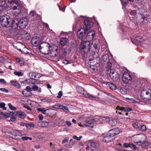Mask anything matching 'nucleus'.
Returning <instances> with one entry per match:
<instances>
[{"label":"nucleus","mask_w":151,"mask_h":151,"mask_svg":"<svg viewBox=\"0 0 151 151\" xmlns=\"http://www.w3.org/2000/svg\"><path fill=\"white\" fill-rule=\"evenodd\" d=\"M91 20L84 19V28H81L78 30L77 33V37L80 40H82L86 35L87 32L93 25V23Z\"/></svg>","instance_id":"1"},{"label":"nucleus","mask_w":151,"mask_h":151,"mask_svg":"<svg viewBox=\"0 0 151 151\" xmlns=\"http://www.w3.org/2000/svg\"><path fill=\"white\" fill-rule=\"evenodd\" d=\"M132 108L117 106L116 108V113L118 114V115L121 118L123 119L128 115V112L132 111Z\"/></svg>","instance_id":"2"},{"label":"nucleus","mask_w":151,"mask_h":151,"mask_svg":"<svg viewBox=\"0 0 151 151\" xmlns=\"http://www.w3.org/2000/svg\"><path fill=\"white\" fill-rule=\"evenodd\" d=\"M39 49L40 52L44 55L50 54L54 50L50 43L45 42L40 44Z\"/></svg>","instance_id":"3"},{"label":"nucleus","mask_w":151,"mask_h":151,"mask_svg":"<svg viewBox=\"0 0 151 151\" xmlns=\"http://www.w3.org/2000/svg\"><path fill=\"white\" fill-rule=\"evenodd\" d=\"M15 22L14 23V33L17 31L18 30V27H19V32H20L19 29H24L26 26L27 23V21L28 19H26V21H24V19H15Z\"/></svg>","instance_id":"4"},{"label":"nucleus","mask_w":151,"mask_h":151,"mask_svg":"<svg viewBox=\"0 0 151 151\" xmlns=\"http://www.w3.org/2000/svg\"><path fill=\"white\" fill-rule=\"evenodd\" d=\"M141 97L145 101H148L151 99V90L147 88H142L141 89Z\"/></svg>","instance_id":"5"},{"label":"nucleus","mask_w":151,"mask_h":151,"mask_svg":"<svg viewBox=\"0 0 151 151\" xmlns=\"http://www.w3.org/2000/svg\"><path fill=\"white\" fill-rule=\"evenodd\" d=\"M90 44L91 42L89 41H82L80 45V48L82 55H84L86 52L90 50Z\"/></svg>","instance_id":"6"},{"label":"nucleus","mask_w":151,"mask_h":151,"mask_svg":"<svg viewBox=\"0 0 151 151\" xmlns=\"http://www.w3.org/2000/svg\"><path fill=\"white\" fill-rule=\"evenodd\" d=\"M12 22H10L11 19H0V22L2 26L6 27H8L11 26L12 28L10 29L11 32L14 33V23L15 22L14 19H12Z\"/></svg>","instance_id":"7"},{"label":"nucleus","mask_w":151,"mask_h":151,"mask_svg":"<svg viewBox=\"0 0 151 151\" xmlns=\"http://www.w3.org/2000/svg\"><path fill=\"white\" fill-rule=\"evenodd\" d=\"M110 77L114 82H118L120 81L119 74L113 69L110 70Z\"/></svg>","instance_id":"8"},{"label":"nucleus","mask_w":151,"mask_h":151,"mask_svg":"<svg viewBox=\"0 0 151 151\" xmlns=\"http://www.w3.org/2000/svg\"><path fill=\"white\" fill-rule=\"evenodd\" d=\"M98 144L96 143L93 142L91 141L90 140L88 141L86 149L89 150L90 149L91 151L95 150L97 149L98 147Z\"/></svg>","instance_id":"9"},{"label":"nucleus","mask_w":151,"mask_h":151,"mask_svg":"<svg viewBox=\"0 0 151 151\" xmlns=\"http://www.w3.org/2000/svg\"><path fill=\"white\" fill-rule=\"evenodd\" d=\"M132 79V76L130 74L128 73L124 72L122 78V81L124 83H129L131 82Z\"/></svg>","instance_id":"10"},{"label":"nucleus","mask_w":151,"mask_h":151,"mask_svg":"<svg viewBox=\"0 0 151 151\" xmlns=\"http://www.w3.org/2000/svg\"><path fill=\"white\" fill-rule=\"evenodd\" d=\"M102 137H103V140L104 142H109L113 140L111 138L113 137L109 131L108 133H105L102 135Z\"/></svg>","instance_id":"11"},{"label":"nucleus","mask_w":151,"mask_h":151,"mask_svg":"<svg viewBox=\"0 0 151 151\" xmlns=\"http://www.w3.org/2000/svg\"><path fill=\"white\" fill-rule=\"evenodd\" d=\"M145 136L144 135H141L139 137L141 139L138 142H137V145H142L143 146H148L150 144V142H147L144 139L145 138Z\"/></svg>","instance_id":"12"},{"label":"nucleus","mask_w":151,"mask_h":151,"mask_svg":"<svg viewBox=\"0 0 151 151\" xmlns=\"http://www.w3.org/2000/svg\"><path fill=\"white\" fill-rule=\"evenodd\" d=\"M102 59L104 62L111 60L113 58L112 55L108 51L105 52L102 57Z\"/></svg>","instance_id":"13"},{"label":"nucleus","mask_w":151,"mask_h":151,"mask_svg":"<svg viewBox=\"0 0 151 151\" xmlns=\"http://www.w3.org/2000/svg\"><path fill=\"white\" fill-rule=\"evenodd\" d=\"M13 45L15 48L20 51H22L21 48H23L24 50L27 49V48L23 44L19 42L15 43Z\"/></svg>","instance_id":"14"},{"label":"nucleus","mask_w":151,"mask_h":151,"mask_svg":"<svg viewBox=\"0 0 151 151\" xmlns=\"http://www.w3.org/2000/svg\"><path fill=\"white\" fill-rule=\"evenodd\" d=\"M40 38L37 36L34 37L31 40V43L34 46H36L40 43Z\"/></svg>","instance_id":"15"},{"label":"nucleus","mask_w":151,"mask_h":151,"mask_svg":"<svg viewBox=\"0 0 151 151\" xmlns=\"http://www.w3.org/2000/svg\"><path fill=\"white\" fill-rule=\"evenodd\" d=\"M143 39L141 36H137L135 37L134 38L131 39V40L133 43L136 44L137 43H141L143 40Z\"/></svg>","instance_id":"16"},{"label":"nucleus","mask_w":151,"mask_h":151,"mask_svg":"<svg viewBox=\"0 0 151 151\" xmlns=\"http://www.w3.org/2000/svg\"><path fill=\"white\" fill-rule=\"evenodd\" d=\"M86 34V38L88 39L92 40L95 35V32L93 30H91L88 32Z\"/></svg>","instance_id":"17"},{"label":"nucleus","mask_w":151,"mask_h":151,"mask_svg":"<svg viewBox=\"0 0 151 151\" xmlns=\"http://www.w3.org/2000/svg\"><path fill=\"white\" fill-rule=\"evenodd\" d=\"M94 120L92 119H88L86 120L85 125L86 126L93 128L94 127L93 122Z\"/></svg>","instance_id":"18"},{"label":"nucleus","mask_w":151,"mask_h":151,"mask_svg":"<svg viewBox=\"0 0 151 151\" xmlns=\"http://www.w3.org/2000/svg\"><path fill=\"white\" fill-rule=\"evenodd\" d=\"M28 75H29V77L32 80V81H33L34 83L35 84V83H34V81H35L36 79H35V78H39L38 76L39 75L38 74H37L35 72H30L29 73Z\"/></svg>","instance_id":"19"},{"label":"nucleus","mask_w":151,"mask_h":151,"mask_svg":"<svg viewBox=\"0 0 151 151\" xmlns=\"http://www.w3.org/2000/svg\"><path fill=\"white\" fill-rule=\"evenodd\" d=\"M89 70H91V71H94L97 68V66H98L99 65V63H91V64L89 65Z\"/></svg>","instance_id":"20"},{"label":"nucleus","mask_w":151,"mask_h":151,"mask_svg":"<svg viewBox=\"0 0 151 151\" xmlns=\"http://www.w3.org/2000/svg\"><path fill=\"white\" fill-rule=\"evenodd\" d=\"M107 121H109V123L112 126H114L117 124V120L116 119L113 118H107Z\"/></svg>","instance_id":"21"},{"label":"nucleus","mask_w":151,"mask_h":151,"mask_svg":"<svg viewBox=\"0 0 151 151\" xmlns=\"http://www.w3.org/2000/svg\"><path fill=\"white\" fill-rule=\"evenodd\" d=\"M16 115L21 119H24L25 117L26 114L24 113L21 111H16L15 112Z\"/></svg>","instance_id":"22"},{"label":"nucleus","mask_w":151,"mask_h":151,"mask_svg":"<svg viewBox=\"0 0 151 151\" xmlns=\"http://www.w3.org/2000/svg\"><path fill=\"white\" fill-rule=\"evenodd\" d=\"M22 38L26 40H29L31 38L29 34L26 31H24V33L22 34Z\"/></svg>","instance_id":"23"},{"label":"nucleus","mask_w":151,"mask_h":151,"mask_svg":"<svg viewBox=\"0 0 151 151\" xmlns=\"http://www.w3.org/2000/svg\"><path fill=\"white\" fill-rule=\"evenodd\" d=\"M68 41V39L65 37H61L60 38V43L62 46H64L66 45Z\"/></svg>","instance_id":"24"},{"label":"nucleus","mask_w":151,"mask_h":151,"mask_svg":"<svg viewBox=\"0 0 151 151\" xmlns=\"http://www.w3.org/2000/svg\"><path fill=\"white\" fill-rule=\"evenodd\" d=\"M109 131L113 137L118 134L120 132L119 130L117 129H111Z\"/></svg>","instance_id":"25"},{"label":"nucleus","mask_w":151,"mask_h":151,"mask_svg":"<svg viewBox=\"0 0 151 151\" xmlns=\"http://www.w3.org/2000/svg\"><path fill=\"white\" fill-rule=\"evenodd\" d=\"M82 94H83L86 97L88 98L94 100L96 99V97L95 96L89 94L87 92L84 91Z\"/></svg>","instance_id":"26"},{"label":"nucleus","mask_w":151,"mask_h":151,"mask_svg":"<svg viewBox=\"0 0 151 151\" xmlns=\"http://www.w3.org/2000/svg\"><path fill=\"white\" fill-rule=\"evenodd\" d=\"M11 84L13 86L16 87L17 88H21L20 84L16 81L11 80L10 82Z\"/></svg>","instance_id":"27"},{"label":"nucleus","mask_w":151,"mask_h":151,"mask_svg":"<svg viewBox=\"0 0 151 151\" xmlns=\"http://www.w3.org/2000/svg\"><path fill=\"white\" fill-rule=\"evenodd\" d=\"M14 113L13 112H10L9 113H6L5 114L3 113L1 111L0 112V114L2 115V116L4 117H6V118H8V117H9L11 116H12L14 115Z\"/></svg>","instance_id":"28"},{"label":"nucleus","mask_w":151,"mask_h":151,"mask_svg":"<svg viewBox=\"0 0 151 151\" xmlns=\"http://www.w3.org/2000/svg\"><path fill=\"white\" fill-rule=\"evenodd\" d=\"M75 141L73 139L70 140L69 144H66V147L68 148H70L72 147L75 143Z\"/></svg>","instance_id":"29"},{"label":"nucleus","mask_w":151,"mask_h":151,"mask_svg":"<svg viewBox=\"0 0 151 151\" xmlns=\"http://www.w3.org/2000/svg\"><path fill=\"white\" fill-rule=\"evenodd\" d=\"M106 84L108 86L110 89L112 90H115L117 89V87L116 85L112 83L109 82L107 83Z\"/></svg>","instance_id":"30"},{"label":"nucleus","mask_w":151,"mask_h":151,"mask_svg":"<svg viewBox=\"0 0 151 151\" xmlns=\"http://www.w3.org/2000/svg\"><path fill=\"white\" fill-rule=\"evenodd\" d=\"M130 15L132 16V17H130V18H133L134 19L136 18V12L135 10H132L130 12Z\"/></svg>","instance_id":"31"},{"label":"nucleus","mask_w":151,"mask_h":151,"mask_svg":"<svg viewBox=\"0 0 151 151\" xmlns=\"http://www.w3.org/2000/svg\"><path fill=\"white\" fill-rule=\"evenodd\" d=\"M48 110V109H45L44 108H39L37 109V110L38 111L41 112L42 114H46V111Z\"/></svg>","instance_id":"32"},{"label":"nucleus","mask_w":151,"mask_h":151,"mask_svg":"<svg viewBox=\"0 0 151 151\" xmlns=\"http://www.w3.org/2000/svg\"><path fill=\"white\" fill-rule=\"evenodd\" d=\"M16 62H17L21 66L23 65L24 63V61L22 60H21V59L19 58H17L16 59Z\"/></svg>","instance_id":"33"},{"label":"nucleus","mask_w":151,"mask_h":151,"mask_svg":"<svg viewBox=\"0 0 151 151\" xmlns=\"http://www.w3.org/2000/svg\"><path fill=\"white\" fill-rule=\"evenodd\" d=\"M60 109H62L65 112H67L69 111L68 107L66 106L62 105H60Z\"/></svg>","instance_id":"34"},{"label":"nucleus","mask_w":151,"mask_h":151,"mask_svg":"<svg viewBox=\"0 0 151 151\" xmlns=\"http://www.w3.org/2000/svg\"><path fill=\"white\" fill-rule=\"evenodd\" d=\"M76 89L79 93L82 94L84 91L83 89L81 86L77 87Z\"/></svg>","instance_id":"35"},{"label":"nucleus","mask_w":151,"mask_h":151,"mask_svg":"<svg viewBox=\"0 0 151 151\" xmlns=\"http://www.w3.org/2000/svg\"><path fill=\"white\" fill-rule=\"evenodd\" d=\"M14 73L15 75L19 77L22 76L24 74L21 71H15L14 72Z\"/></svg>","instance_id":"36"},{"label":"nucleus","mask_w":151,"mask_h":151,"mask_svg":"<svg viewBox=\"0 0 151 151\" xmlns=\"http://www.w3.org/2000/svg\"><path fill=\"white\" fill-rule=\"evenodd\" d=\"M19 133V130L14 129L13 130L12 132H10L11 134L14 135L15 137L17 136Z\"/></svg>","instance_id":"37"},{"label":"nucleus","mask_w":151,"mask_h":151,"mask_svg":"<svg viewBox=\"0 0 151 151\" xmlns=\"http://www.w3.org/2000/svg\"><path fill=\"white\" fill-rule=\"evenodd\" d=\"M120 91L123 95H125L127 93V91L126 88H122L120 89Z\"/></svg>","instance_id":"38"},{"label":"nucleus","mask_w":151,"mask_h":151,"mask_svg":"<svg viewBox=\"0 0 151 151\" xmlns=\"http://www.w3.org/2000/svg\"><path fill=\"white\" fill-rule=\"evenodd\" d=\"M42 101L43 102H46L47 103H50L52 101V100L47 97L45 98L44 99H42Z\"/></svg>","instance_id":"39"},{"label":"nucleus","mask_w":151,"mask_h":151,"mask_svg":"<svg viewBox=\"0 0 151 151\" xmlns=\"http://www.w3.org/2000/svg\"><path fill=\"white\" fill-rule=\"evenodd\" d=\"M113 59L111 60H109V61H107L108 62L107 63V67L110 70H111V68L112 66V62Z\"/></svg>","instance_id":"40"},{"label":"nucleus","mask_w":151,"mask_h":151,"mask_svg":"<svg viewBox=\"0 0 151 151\" xmlns=\"http://www.w3.org/2000/svg\"><path fill=\"white\" fill-rule=\"evenodd\" d=\"M126 100L128 102L134 103V97L133 98H126Z\"/></svg>","instance_id":"41"},{"label":"nucleus","mask_w":151,"mask_h":151,"mask_svg":"<svg viewBox=\"0 0 151 151\" xmlns=\"http://www.w3.org/2000/svg\"><path fill=\"white\" fill-rule=\"evenodd\" d=\"M5 104L3 102H1L0 103V108H2L3 109L5 110L6 108L5 107Z\"/></svg>","instance_id":"42"},{"label":"nucleus","mask_w":151,"mask_h":151,"mask_svg":"<svg viewBox=\"0 0 151 151\" xmlns=\"http://www.w3.org/2000/svg\"><path fill=\"white\" fill-rule=\"evenodd\" d=\"M140 130L142 132H145L147 130V128L146 125H142L140 127Z\"/></svg>","instance_id":"43"},{"label":"nucleus","mask_w":151,"mask_h":151,"mask_svg":"<svg viewBox=\"0 0 151 151\" xmlns=\"http://www.w3.org/2000/svg\"><path fill=\"white\" fill-rule=\"evenodd\" d=\"M129 147L132 150H136L137 147L134 144L132 143H130Z\"/></svg>","instance_id":"44"},{"label":"nucleus","mask_w":151,"mask_h":151,"mask_svg":"<svg viewBox=\"0 0 151 151\" xmlns=\"http://www.w3.org/2000/svg\"><path fill=\"white\" fill-rule=\"evenodd\" d=\"M73 138L78 141H80L82 138V136H80L79 137H78L76 135H74L73 136Z\"/></svg>","instance_id":"45"},{"label":"nucleus","mask_w":151,"mask_h":151,"mask_svg":"<svg viewBox=\"0 0 151 151\" xmlns=\"http://www.w3.org/2000/svg\"><path fill=\"white\" fill-rule=\"evenodd\" d=\"M12 116V117L10 118V120L12 122H14L16 120V118L15 116H17L16 115L15 113H14V115Z\"/></svg>","instance_id":"46"},{"label":"nucleus","mask_w":151,"mask_h":151,"mask_svg":"<svg viewBox=\"0 0 151 151\" xmlns=\"http://www.w3.org/2000/svg\"><path fill=\"white\" fill-rule=\"evenodd\" d=\"M10 109L12 110H15L16 108L15 107L13 106L11 103H9L8 104Z\"/></svg>","instance_id":"47"},{"label":"nucleus","mask_w":151,"mask_h":151,"mask_svg":"<svg viewBox=\"0 0 151 151\" xmlns=\"http://www.w3.org/2000/svg\"><path fill=\"white\" fill-rule=\"evenodd\" d=\"M22 139L23 140H27L28 139H29L30 140H31L32 139V138L31 137H29L27 136H24L22 137Z\"/></svg>","instance_id":"48"},{"label":"nucleus","mask_w":151,"mask_h":151,"mask_svg":"<svg viewBox=\"0 0 151 151\" xmlns=\"http://www.w3.org/2000/svg\"><path fill=\"white\" fill-rule=\"evenodd\" d=\"M136 86V84L135 82H133L132 83L131 85L130 86V87L129 88V89L130 88H135Z\"/></svg>","instance_id":"49"},{"label":"nucleus","mask_w":151,"mask_h":151,"mask_svg":"<svg viewBox=\"0 0 151 151\" xmlns=\"http://www.w3.org/2000/svg\"><path fill=\"white\" fill-rule=\"evenodd\" d=\"M28 92L26 91H22V94L25 96L28 97L30 96V95L29 94V93L28 94Z\"/></svg>","instance_id":"50"},{"label":"nucleus","mask_w":151,"mask_h":151,"mask_svg":"<svg viewBox=\"0 0 151 151\" xmlns=\"http://www.w3.org/2000/svg\"><path fill=\"white\" fill-rule=\"evenodd\" d=\"M1 19H8L9 18V17L6 14H4V15L1 16Z\"/></svg>","instance_id":"51"},{"label":"nucleus","mask_w":151,"mask_h":151,"mask_svg":"<svg viewBox=\"0 0 151 151\" xmlns=\"http://www.w3.org/2000/svg\"><path fill=\"white\" fill-rule=\"evenodd\" d=\"M41 124L43 127H47L48 125V123L46 121L42 122Z\"/></svg>","instance_id":"52"},{"label":"nucleus","mask_w":151,"mask_h":151,"mask_svg":"<svg viewBox=\"0 0 151 151\" xmlns=\"http://www.w3.org/2000/svg\"><path fill=\"white\" fill-rule=\"evenodd\" d=\"M32 89L34 91L37 90L39 88L36 85H34L32 86Z\"/></svg>","instance_id":"53"},{"label":"nucleus","mask_w":151,"mask_h":151,"mask_svg":"<svg viewBox=\"0 0 151 151\" xmlns=\"http://www.w3.org/2000/svg\"><path fill=\"white\" fill-rule=\"evenodd\" d=\"M60 105L58 104H57L52 106V107L56 109H60Z\"/></svg>","instance_id":"54"},{"label":"nucleus","mask_w":151,"mask_h":151,"mask_svg":"<svg viewBox=\"0 0 151 151\" xmlns=\"http://www.w3.org/2000/svg\"><path fill=\"white\" fill-rule=\"evenodd\" d=\"M6 58L4 57V56H0V61L1 63H3L4 60H6Z\"/></svg>","instance_id":"55"},{"label":"nucleus","mask_w":151,"mask_h":151,"mask_svg":"<svg viewBox=\"0 0 151 151\" xmlns=\"http://www.w3.org/2000/svg\"><path fill=\"white\" fill-rule=\"evenodd\" d=\"M0 90L2 92L7 93L8 92V90L4 88H1Z\"/></svg>","instance_id":"56"},{"label":"nucleus","mask_w":151,"mask_h":151,"mask_svg":"<svg viewBox=\"0 0 151 151\" xmlns=\"http://www.w3.org/2000/svg\"><path fill=\"white\" fill-rule=\"evenodd\" d=\"M93 47L94 48L95 50H96V52H97V51H98L99 50V46H98L97 44L96 43H94V44Z\"/></svg>","instance_id":"57"},{"label":"nucleus","mask_w":151,"mask_h":151,"mask_svg":"<svg viewBox=\"0 0 151 151\" xmlns=\"http://www.w3.org/2000/svg\"><path fill=\"white\" fill-rule=\"evenodd\" d=\"M63 95V92L62 91H59L58 93V96H57V98H60Z\"/></svg>","instance_id":"58"},{"label":"nucleus","mask_w":151,"mask_h":151,"mask_svg":"<svg viewBox=\"0 0 151 151\" xmlns=\"http://www.w3.org/2000/svg\"><path fill=\"white\" fill-rule=\"evenodd\" d=\"M26 90L27 92H30L32 91V88L29 86H27L26 88Z\"/></svg>","instance_id":"59"},{"label":"nucleus","mask_w":151,"mask_h":151,"mask_svg":"<svg viewBox=\"0 0 151 151\" xmlns=\"http://www.w3.org/2000/svg\"><path fill=\"white\" fill-rule=\"evenodd\" d=\"M29 15L32 16H34L36 15V13L35 11H32L30 12Z\"/></svg>","instance_id":"60"},{"label":"nucleus","mask_w":151,"mask_h":151,"mask_svg":"<svg viewBox=\"0 0 151 151\" xmlns=\"http://www.w3.org/2000/svg\"><path fill=\"white\" fill-rule=\"evenodd\" d=\"M23 107L27 109L29 111H31L32 110V109L27 105H24L23 106Z\"/></svg>","instance_id":"61"},{"label":"nucleus","mask_w":151,"mask_h":151,"mask_svg":"<svg viewBox=\"0 0 151 151\" xmlns=\"http://www.w3.org/2000/svg\"><path fill=\"white\" fill-rule=\"evenodd\" d=\"M123 146L124 147H129L130 146V143H125L123 144Z\"/></svg>","instance_id":"62"},{"label":"nucleus","mask_w":151,"mask_h":151,"mask_svg":"<svg viewBox=\"0 0 151 151\" xmlns=\"http://www.w3.org/2000/svg\"><path fill=\"white\" fill-rule=\"evenodd\" d=\"M59 8L60 10L62 11L63 12H64L65 10V7H61L60 5L59 6Z\"/></svg>","instance_id":"63"},{"label":"nucleus","mask_w":151,"mask_h":151,"mask_svg":"<svg viewBox=\"0 0 151 151\" xmlns=\"http://www.w3.org/2000/svg\"><path fill=\"white\" fill-rule=\"evenodd\" d=\"M140 102V100L134 97V103H139Z\"/></svg>","instance_id":"64"}]
</instances>
